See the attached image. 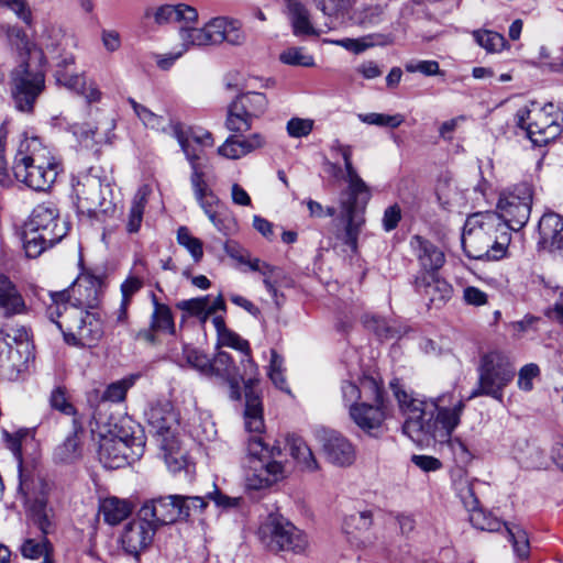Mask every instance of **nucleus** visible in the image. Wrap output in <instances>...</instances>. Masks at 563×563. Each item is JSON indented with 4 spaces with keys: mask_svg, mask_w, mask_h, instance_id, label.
Here are the masks:
<instances>
[{
    "mask_svg": "<svg viewBox=\"0 0 563 563\" xmlns=\"http://www.w3.org/2000/svg\"><path fill=\"white\" fill-rule=\"evenodd\" d=\"M395 396L406 419L404 433L419 445L448 442L455 463L465 466L472 461V453L459 438H451L460 424L465 401L453 391H446L430 399L412 398L404 390Z\"/></svg>",
    "mask_w": 563,
    "mask_h": 563,
    "instance_id": "nucleus-1",
    "label": "nucleus"
},
{
    "mask_svg": "<svg viewBox=\"0 0 563 563\" xmlns=\"http://www.w3.org/2000/svg\"><path fill=\"white\" fill-rule=\"evenodd\" d=\"M241 364L243 374H240V380L244 382L245 387L244 424L247 432L255 433L249 438L242 460L243 479L247 489L260 490L285 478L286 468L282 462L275 460L282 454V448L269 446L261 437L265 429L263 405L260 394L254 390L260 371L251 352L244 354Z\"/></svg>",
    "mask_w": 563,
    "mask_h": 563,
    "instance_id": "nucleus-2",
    "label": "nucleus"
},
{
    "mask_svg": "<svg viewBox=\"0 0 563 563\" xmlns=\"http://www.w3.org/2000/svg\"><path fill=\"white\" fill-rule=\"evenodd\" d=\"M7 40L18 53V66L11 74L12 97L15 107L30 112L45 88L46 58L43 48L56 52L63 42L64 32L57 25H47L40 35V45L31 42L19 26H7Z\"/></svg>",
    "mask_w": 563,
    "mask_h": 563,
    "instance_id": "nucleus-3",
    "label": "nucleus"
},
{
    "mask_svg": "<svg viewBox=\"0 0 563 563\" xmlns=\"http://www.w3.org/2000/svg\"><path fill=\"white\" fill-rule=\"evenodd\" d=\"M60 170V164L52 150L38 136L25 133L14 155L12 172L15 179L33 190L46 191Z\"/></svg>",
    "mask_w": 563,
    "mask_h": 563,
    "instance_id": "nucleus-4",
    "label": "nucleus"
},
{
    "mask_svg": "<svg viewBox=\"0 0 563 563\" xmlns=\"http://www.w3.org/2000/svg\"><path fill=\"white\" fill-rule=\"evenodd\" d=\"M510 234L495 212L471 214L464 224L462 245L470 258L499 260L507 250Z\"/></svg>",
    "mask_w": 563,
    "mask_h": 563,
    "instance_id": "nucleus-5",
    "label": "nucleus"
},
{
    "mask_svg": "<svg viewBox=\"0 0 563 563\" xmlns=\"http://www.w3.org/2000/svg\"><path fill=\"white\" fill-rule=\"evenodd\" d=\"M66 292H52L47 316L63 332L68 344L91 347L102 338L101 320L76 305H66Z\"/></svg>",
    "mask_w": 563,
    "mask_h": 563,
    "instance_id": "nucleus-6",
    "label": "nucleus"
},
{
    "mask_svg": "<svg viewBox=\"0 0 563 563\" xmlns=\"http://www.w3.org/2000/svg\"><path fill=\"white\" fill-rule=\"evenodd\" d=\"M45 488L46 485L41 478H34L20 470L19 490L25 501L30 504L32 522L42 532L40 539H26L21 547V552L24 558L32 560L43 559L41 563H52V548L45 537L52 528L51 509L46 507V499L44 497Z\"/></svg>",
    "mask_w": 563,
    "mask_h": 563,
    "instance_id": "nucleus-7",
    "label": "nucleus"
},
{
    "mask_svg": "<svg viewBox=\"0 0 563 563\" xmlns=\"http://www.w3.org/2000/svg\"><path fill=\"white\" fill-rule=\"evenodd\" d=\"M352 146L343 147L341 156L344 163L346 189L341 194L340 205L346 219L345 243L356 250L357 238L365 222L364 210L371 199L367 184L361 178L352 162Z\"/></svg>",
    "mask_w": 563,
    "mask_h": 563,
    "instance_id": "nucleus-8",
    "label": "nucleus"
},
{
    "mask_svg": "<svg viewBox=\"0 0 563 563\" xmlns=\"http://www.w3.org/2000/svg\"><path fill=\"white\" fill-rule=\"evenodd\" d=\"M67 234L66 222L53 202L37 205L25 223L23 246L27 257L36 258Z\"/></svg>",
    "mask_w": 563,
    "mask_h": 563,
    "instance_id": "nucleus-9",
    "label": "nucleus"
},
{
    "mask_svg": "<svg viewBox=\"0 0 563 563\" xmlns=\"http://www.w3.org/2000/svg\"><path fill=\"white\" fill-rule=\"evenodd\" d=\"M32 360L33 344L24 325L0 331V379L16 380Z\"/></svg>",
    "mask_w": 563,
    "mask_h": 563,
    "instance_id": "nucleus-10",
    "label": "nucleus"
},
{
    "mask_svg": "<svg viewBox=\"0 0 563 563\" xmlns=\"http://www.w3.org/2000/svg\"><path fill=\"white\" fill-rule=\"evenodd\" d=\"M515 118L517 126L538 146L555 140L562 131V114L552 103L540 106L531 102L520 108Z\"/></svg>",
    "mask_w": 563,
    "mask_h": 563,
    "instance_id": "nucleus-11",
    "label": "nucleus"
},
{
    "mask_svg": "<svg viewBox=\"0 0 563 563\" xmlns=\"http://www.w3.org/2000/svg\"><path fill=\"white\" fill-rule=\"evenodd\" d=\"M73 192L79 213L89 218L103 220L114 211L112 190L108 183L92 173L81 174L73 184Z\"/></svg>",
    "mask_w": 563,
    "mask_h": 563,
    "instance_id": "nucleus-12",
    "label": "nucleus"
},
{
    "mask_svg": "<svg viewBox=\"0 0 563 563\" xmlns=\"http://www.w3.org/2000/svg\"><path fill=\"white\" fill-rule=\"evenodd\" d=\"M514 377L515 367L509 357L500 352H489L481 360L477 387L472 390L468 399L487 396L503 402L504 389Z\"/></svg>",
    "mask_w": 563,
    "mask_h": 563,
    "instance_id": "nucleus-13",
    "label": "nucleus"
},
{
    "mask_svg": "<svg viewBox=\"0 0 563 563\" xmlns=\"http://www.w3.org/2000/svg\"><path fill=\"white\" fill-rule=\"evenodd\" d=\"M258 539L269 552L300 553L307 548L305 533L278 514H271L258 527Z\"/></svg>",
    "mask_w": 563,
    "mask_h": 563,
    "instance_id": "nucleus-14",
    "label": "nucleus"
},
{
    "mask_svg": "<svg viewBox=\"0 0 563 563\" xmlns=\"http://www.w3.org/2000/svg\"><path fill=\"white\" fill-rule=\"evenodd\" d=\"M533 190L531 185L521 183L512 189L500 195L498 200V217L506 224L507 230L518 231L522 229L531 212Z\"/></svg>",
    "mask_w": 563,
    "mask_h": 563,
    "instance_id": "nucleus-15",
    "label": "nucleus"
},
{
    "mask_svg": "<svg viewBox=\"0 0 563 563\" xmlns=\"http://www.w3.org/2000/svg\"><path fill=\"white\" fill-rule=\"evenodd\" d=\"M268 106L266 96L262 92H246L231 102L225 120L227 128L235 133L251 130L254 120L261 118Z\"/></svg>",
    "mask_w": 563,
    "mask_h": 563,
    "instance_id": "nucleus-16",
    "label": "nucleus"
},
{
    "mask_svg": "<svg viewBox=\"0 0 563 563\" xmlns=\"http://www.w3.org/2000/svg\"><path fill=\"white\" fill-rule=\"evenodd\" d=\"M144 452L141 437H103L99 444V460L107 468H120L140 459Z\"/></svg>",
    "mask_w": 563,
    "mask_h": 563,
    "instance_id": "nucleus-17",
    "label": "nucleus"
},
{
    "mask_svg": "<svg viewBox=\"0 0 563 563\" xmlns=\"http://www.w3.org/2000/svg\"><path fill=\"white\" fill-rule=\"evenodd\" d=\"M173 130L190 165L191 172H194V165H197L201 172L206 170L207 164L203 159V150L213 146L214 140L212 134L201 128H195L184 132L179 124H175Z\"/></svg>",
    "mask_w": 563,
    "mask_h": 563,
    "instance_id": "nucleus-18",
    "label": "nucleus"
},
{
    "mask_svg": "<svg viewBox=\"0 0 563 563\" xmlns=\"http://www.w3.org/2000/svg\"><path fill=\"white\" fill-rule=\"evenodd\" d=\"M137 516L147 520L156 530L179 521L177 495L158 496L145 500Z\"/></svg>",
    "mask_w": 563,
    "mask_h": 563,
    "instance_id": "nucleus-19",
    "label": "nucleus"
},
{
    "mask_svg": "<svg viewBox=\"0 0 563 563\" xmlns=\"http://www.w3.org/2000/svg\"><path fill=\"white\" fill-rule=\"evenodd\" d=\"M145 418L159 443L163 440L178 437L179 417L170 401L163 400L152 404L145 411Z\"/></svg>",
    "mask_w": 563,
    "mask_h": 563,
    "instance_id": "nucleus-20",
    "label": "nucleus"
},
{
    "mask_svg": "<svg viewBox=\"0 0 563 563\" xmlns=\"http://www.w3.org/2000/svg\"><path fill=\"white\" fill-rule=\"evenodd\" d=\"M101 289V278L84 274L76 279L69 289L63 290L62 292L68 295L65 301L66 305H76L86 310V308H93L98 305Z\"/></svg>",
    "mask_w": 563,
    "mask_h": 563,
    "instance_id": "nucleus-21",
    "label": "nucleus"
},
{
    "mask_svg": "<svg viewBox=\"0 0 563 563\" xmlns=\"http://www.w3.org/2000/svg\"><path fill=\"white\" fill-rule=\"evenodd\" d=\"M350 417L358 428L367 433L379 429L386 418L383 390L379 389L378 399H366L360 405H352Z\"/></svg>",
    "mask_w": 563,
    "mask_h": 563,
    "instance_id": "nucleus-22",
    "label": "nucleus"
},
{
    "mask_svg": "<svg viewBox=\"0 0 563 563\" xmlns=\"http://www.w3.org/2000/svg\"><path fill=\"white\" fill-rule=\"evenodd\" d=\"M156 531L147 520L137 516V519L124 527L121 534V543L124 551L139 558L140 553L151 545Z\"/></svg>",
    "mask_w": 563,
    "mask_h": 563,
    "instance_id": "nucleus-23",
    "label": "nucleus"
},
{
    "mask_svg": "<svg viewBox=\"0 0 563 563\" xmlns=\"http://www.w3.org/2000/svg\"><path fill=\"white\" fill-rule=\"evenodd\" d=\"M459 495L470 511V521L474 528L483 531L494 532L500 530L503 526L505 527L506 522L500 521L490 512L485 511L478 507V500L467 481L461 483Z\"/></svg>",
    "mask_w": 563,
    "mask_h": 563,
    "instance_id": "nucleus-24",
    "label": "nucleus"
},
{
    "mask_svg": "<svg viewBox=\"0 0 563 563\" xmlns=\"http://www.w3.org/2000/svg\"><path fill=\"white\" fill-rule=\"evenodd\" d=\"M416 291L426 298L430 305L441 307L452 296V286L440 278L437 273L422 272L415 280Z\"/></svg>",
    "mask_w": 563,
    "mask_h": 563,
    "instance_id": "nucleus-25",
    "label": "nucleus"
},
{
    "mask_svg": "<svg viewBox=\"0 0 563 563\" xmlns=\"http://www.w3.org/2000/svg\"><path fill=\"white\" fill-rule=\"evenodd\" d=\"M216 18H213L201 27H196L194 24L179 26L178 36L181 49L186 53L195 47L199 48L216 45V41L220 38Z\"/></svg>",
    "mask_w": 563,
    "mask_h": 563,
    "instance_id": "nucleus-26",
    "label": "nucleus"
},
{
    "mask_svg": "<svg viewBox=\"0 0 563 563\" xmlns=\"http://www.w3.org/2000/svg\"><path fill=\"white\" fill-rule=\"evenodd\" d=\"M380 385L373 377L364 376L357 382L353 379H344L341 383V396L345 406L351 408L352 405H360L361 398L378 399Z\"/></svg>",
    "mask_w": 563,
    "mask_h": 563,
    "instance_id": "nucleus-27",
    "label": "nucleus"
},
{
    "mask_svg": "<svg viewBox=\"0 0 563 563\" xmlns=\"http://www.w3.org/2000/svg\"><path fill=\"white\" fill-rule=\"evenodd\" d=\"M153 312L150 318V329L139 332L137 336L154 342L155 332L175 333V321L172 309L158 301L155 294H151Z\"/></svg>",
    "mask_w": 563,
    "mask_h": 563,
    "instance_id": "nucleus-28",
    "label": "nucleus"
},
{
    "mask_svg": "<svg viewBox=\"0 0 563 563\" xmlns=\"http://www.w3.org/2000/svg\"><path fill=\"white\" fill-rule=\"evenodd\" d=\"M322 451L327 461L335 466H350L356 457L354 445L346 438L336 433L325 438Z\"/></svg>",
    "mask_w": 563,
    "mask_h": 563,
    "instance_id": "nucleus-29",
    "label": "nucleus"
},
{
    "mask_svg": "<svg viewBox=\"0 0 563 563\" xmlns=\"http://www.w3.org/2000/svg\"><path fill=\"white\" fill-rule=\"evenodd\" d=\"M153 18L159 25L177 23L180 26H187L197 23L198 11L186 3L163 4L155 9Z\"/></svg>",
    "mask_w": 563,
    "mask_h": 563,
    "instance_id": "nucleus-30",
    "label": "nucleus"
},
{
    "mask_svg": "<svg viewBox=\"0 0 563 563\" xmlns=\"http://www.w3.org/2000/svg\"><path fill=\"white\" fill-rule=\"evenodd\" d=\"M207 375H216L229 383L231 398L240 399V373L234 365L232 356L227 352H218L211 361Z\"/></svg>",
    "mask_w": 563,
    "mask_h": 563,
    "instance_id": "nucleus-31",
    "label": "nucleus"
},
{
    "mask_svg": "<svg viewBox=\"0 0 563 563\" xmlns=\"http://www.w3.org/2000/svg\"><path fill=\"white\" fill-rule=\"evenodd\" d=\"M25 300L14 283L5 275L0 274V313L10 318L25 313Z\"/></svg>",
    "mask_w": 563,
    "mask_h": 563,
    "instance_id": "nucleus-32",
    "label": "nucleus"
},
{
    "mask_svg": "<svg viewBox=\"0 0 563 563\" xmlns=\"http://www.w3.org/2000/svg\"><path fill=\"white\" fill-rule=\"evenodd\" d=\"M539 232L543 244L563 256V218L554 212L543 214L539 221Z\"/></svg>",
    "mask_w": 563,
    "mask_h": 563,
    "instance_id": "nucleus-33",
    "label": "nucleus"
},
{
    "mask_svg": "<svg viewBox=\"0 0 563 563\" xmlns=\"http://www.w3.org/2000/svg\"><path fill=\"white\" fill-rule=\"evenodd\" d=\"M410 245L424 272L435 273L444 264L443 252L420 235L412 236Z\"/></svg>",
    "mask_w": 563,
    "mask_h": 563,
    "instance_id": "nucleus-34",
    "label": "nucleus"
},
{
    "mask_svg": "<svg viewBox=\"0 0 563 563\" xmlns=\"http://www.w3.org/2000/svg\"><path fill=\"white\" fill-rule=\"evenodd\" d=\"M190 184L194 195L199 206L202 208L208 219L210 214L217 213L219 208V200L210 190L206 180V170L201 172L197 165H194V172L190 174Z\"/></svg>",
    "mask_w": 563,
    "mask_h": 563,
    "instance_id": "nucleus-35",
    "label": "nucleus"
},
{
    "mask_svg": "<svg viewBox=\"0 0 563 563\" xmlns=\"http://www.w3.org/2000/svg\"><path fill=\"white\" fill-rule=\"evenodd\" d=\"M290 18L292 32L296 36L318 35L319 32L310 21L308 9L298 0H284Z\"/></svg>",
    "mask_w": 563,
    "mask_h": 563,
    "instance_id": "nucleus-36",
    "label": "nucleus"
},
{
    "mask_svg": "<svg viewBox=\"0 0 563 563\" xmlns=\"http://www.w3.org/2000/svg\"><path fill=\"white\" fill-rule=\"evenodd\" d=\"M328 42L353 52L354 54H360L375 45H390L394 43V38L389 34H371L361 38L346 37L341 40H331Z\"/></svg>",
    "mask_w": 563,
    "mask_h": 563,
    "instance_id": "nucleus-37",
    "label": "nucleus"
},
{
    "mask_svg": "<svg viewBox=\"0 0 563 563\" xmlns=\"http://www.w3.org/2000/svg\"><path fill=\"white\" fill-rule=\"evenodd\" d=\"M151 194L152 188L148 185H143L134 195L126 221V230L129 233H135L140 230L143 221L144 209Z\"/></svg>",
    "mask_w": 563,
    "mask_h": 563,
    "instance_id": "nucleus-38",
    "label": "nucleus"
},
{
    "mask_svg": "<svg viewBox=\"0 0 563 563\" xmlns=\"http://www.w3.org/2000/svg\"><path fill=\"white\" fill-rule=\"evenodd\" d=\"M99 512L107 523L114 526L129 517L132 512V507L124 499L108 497L100 503Z\"/></svg>",
    "mask_w": 563,
    "mask_h": 563,
    "instance_id": "nucleus-39",
    "label": "nucleus"
},
{
    "mask_svg": "<svg viewBox=\"0 0 563 563\" xmlns=\"http://www.w3.org/2000/svg\"><path fill=\"white\" fill-rule=\"evenodd\" d=\"M159 445L164 451V460L170 472L177 473L186 467L188 462L187 452L181 446L178 437L172 438L170 440H163Z\"/></svg>",
    "mask_w": 563,
    "mask_h": 563,
    "instance_id": "nucleus-40",
    "label": "nucleus"
},
{
    "mask_svg": "<svg viewBox=\"0 0 563 563\" xmlns=\"http://www.w3.org/2000/svg\"><path fill=\"white\" fill-rule=\"evenodd\" d=\"M290 455L297 461L302 470L314 472L318 470V462L313 456L311 449L297 435L287 438Z\"/></svg>",
    "mask_w": 563,
    "mask_h": 563,
    "instance_id": "nucleus-41",
    "label": "nucleus"
},
{
    "mask_svg": "<svg viewBox=\"0 0 563 563\" xmlns=\"http://www.w3.org/2000/svg\"><path fill=\"white\" fill-rule=\"evenodd\" d=\"M81 456L82 443L77 431L67 437L54 452L55 461L63 464H73L79 461Z\"/></svg>",
    "mask_w": 563,
    "mask_h": 563,
    "instance_id": "nucleus-42",
    "label": "nucleus"
},
{
    "mask_svg": "<svg viewBox=\"0 0 563 563\" xmlns=\"http://www.w3.org/2000/svg\"><path fill=\"white\" fill-rule=\"evenodd\" d=\"M216 22H218V35L220 37L216 41V45L223 42L231 45H242L245 42V34L241 30V24L238 21L218 16L216 18Z\"/></svg>",
    "mask_w": 563,
    "mask_h": 563,
    "instance_id": "nucleus-43",
    "label": "nucleus"
},
{
    "mask_svg": "<svg viewBox=\"0 0 563 563\" xmlns=\"http://www.w3.org/2000/svg\"><path fill=\"white\" fill-rule=\"evenodd\" d=\"M473 37L489 54L500 53L509 47L504 35L492 30H476Z\"/></svg>",
    "mask_w": 563,
    "mask_h": 563,
    "instance_id": "nucleus-44",
    "label": "nucleus"
},
{
    "mask_svg": "<svg viewBox=\"0 0 563 563\" xmlns=\"http://www.w3.org/2000/svg\"><path fill=\"white\" fill-rule=\"evenodd\" d=\"M143 287V279L137 276H129L122 284H121V302L120 308L118 312V320L124 321L128 318V308L131 303V300L133 296L141 290Z\"/></svg>",
    "mask_w": 563,
    "mask_h": 563,
    "instance_id": "nucleus-45",
    "label": "nucleus"
},
{
    "mask_svg": "<svg viewBox=\"0 0 563 563\" xmlns=\"http://www.w3.org/2000/svg\"><path fill=\"white\" fill-rule=\"evenodd\" d=\"M373 523L371 511H358L346 516L343 520V532L352 541L356 532L367 531Z\"/></svg>",
    "mask_w": 563,
    "mask_h": 563,
    "instance_id": "nucleus-46",
    "label": "nucleus"
},
{
    "mask_svg": "<svg viewBox=\"0 0 563 563\" xmlns=\"http://www.w3.org/2000/svg\"><path fill=\"white\" fill-rule=\"evenodd\" d=\"M365 325L379 339L389 340L401 335V329L394 321L385 318L372 316L365 319Z\"/></svg>",
    "mask_w": 563,
    "mask_h": 563,
    "instance_id": "nucleus-47",
    "label": "nucleus"
},
{
    "mask_svg": "<svg viewBox=\"0 0 563 563\" xmlns=\"http://www.w3.org/2000/svg\"><path fill=\"white\" fill-rule=\"evenodd\" d=\"M177 243L190 254L195 263H199L203 257L202 241L191 234L187 227H179L176 235Z\"/></svg>",
    "mask_w": 563,
    "mask_h": 563,
    "instance_id": "nucleus-48",
    "label": "nucleus"
},
{
    "mask_svg": "<svg viewBox=\"0 0 563 563\" xmlns=\"http://www.w3.org/2000/svg\"><path fill=\"white\" fill-rule=\"evenodd\" d=\"M128 102L145 128L155 131H165L166 120L164 117L154 113L147 107L136 102L133 98H129Z\"/></svg>",
    "mask_w": 563,
    "mask_h": 563,
    "instance_id": "nucleus-49",
    "label": "nucleus"
},
{
    "mask_svg": "<svg viewBox=\"0 0 563 563\" xmlns=\"http://www.w3.org/2000/svg\"><path fill=\"white\" fill-rule=\"evenodd\" d=\"M505 528L516 555L520 559H527L530 553V543L526 530L515 523H506Z\"/></svg>",
    "mask_w": 563,
    "mask_h": 563,
    "instance_id": "nucleus-50",
    "label": "nucleus"
},
{
    "mask_svg": "<svg viewBox=\"0 0 563 563\" xmlns=\"http://www.w3.org/2000/svg\"><path fill=\"white\" fill-rule=\"evenodd\" d=\"M208 498L200 496L177 495L179 521L187 520L192 515L202 514L208 506Z\"/></svg>",
    "mask_w": 563,
    "mask_h": 563,
    "instance_id": "nucleus-51",
    "label": "nucleus"
},
{
    "mask_svg": "<svg viewBox=\"0 0 563 563\" xmlns=\"http://www.w3.org/2000/svg\"><path fill=\"white\" fill-rule=\"evenodd\" d=\"M284 372V358L277 353L276 350L272 349L267 375L275 387L283 391L290 393Z\"/></svg>",
    "mask_w": 563,
    "mask_h": 563,
    "instance_id": "nucleus-52",
    "label": "nucleus"
},
{
    "mask_svg": "<svg viewBox=\"0 0 563 563\" xmlns=\"http://www.w3.org/2000/svg\"><path fill=\"white\" fill-rule=\"evenodd\" d=\"M360 121L371 125L377 126H388L391 129L398 128L405 120L404 115L400 113L397 114H384V113H360L357 115Z\"/></svg>",
    "mask_w": 563,
    "mask_h": 563,
    "instance_id": "nucleus-53",
    "label": "nucleus"
},
{
    "mask_svg": "<svg viewBox=\"0 0 563 563\" xmlns=\"http://www.w3.org/2000/svg\"><path fill=\"white\" fill-rule=\"evenodd\" d=\"M209 220L224 235H231L238 230L236 220L225 208H221L217 213L210 214Z\"/></svg>",
    "mask_w": 563,
    "mask_h": 563,
    "instance_id": "nucleus-54",
    "label": "nucleus"
},
{
    "mask_svg": "<svg viewBox=\"0 0 563 563\" xmlns=\"http://www.w3.org/2000/svg\"><path fill=\"white\" fill-rule=\"evenodd\" d=\"M279 59L283 64L291 66L312 67L314 65L313 57L300 47L287 48L279 55Z\"/></svg>",
    "mask_w": 563,
    "mask_h": 563,
    "instance_id": "nucleus-55",
    "label": "nucleus"
},
{
    "mask_svg": "<svg viewBox=\"0 0 563 563\" xmlns=\"http://www.w3.org/2000/svg\"><path fill=\"white\" fill-rule=\"evenodd\" d=\"M49 404L53 409L58 410L64 415H76V409L69 401V397L65 387L57 386L52 390L49 396Z\"/></svg>",
    "mask_w": 563,
    "mask_h": 563,
    "instance_id": "nucleus-56",
    "label": "nucleus"
},
{
    "mask_svg": "<svg viewBox=\"0 0 563 563\" xmlns=\"http://www.w3.org/2000/svg\"><path fill=\"white\" fill-rule=\"evenodd\" d=\"M132 378H125L110 384L101 396V401L120 402L124 400L128 390L133 386Z\"/></svg>",
    "mask_w": 563,
    "mask_h": 563,
    "instance_id": "nucleus-57",
    "label": "nucleus"
},
{
    "mask_svg": "<svg viewBox=\"0 0 563 563\" xmlns=\"http://www.w3.org/2000/svg\"><path fill=\"white\" fill-rule=\"evenodd\" d=\"M208 302V297H198L178 301L176 307L187 312L189 316L199 317L201 321L205 322L208 318V312H206Z\"/></svg>",
    "mask_w": 563,
    "mask_h": 563,
    "instance_id": "nucleus-58",
    "label": "nucleus"
},
{
    "mask_svg": "<svg viewBox=\"0 0 563 563\" xmlns=\"http://www.w3.org/2000/svg\"><path fill=\"white\" fill-rule=\"evenodd\" d=\"M184 358L187 365L192 368L200 371L203 374H208V369L211 366V360L202 352L186 346L184 349Z\"/></svg>",
    "mask_w": 563,
    "mask_h": 563,
    "instance_id": "nucleus-59",
    "label": "nucleus"
},
{
    "mask_svg": "<svg viewBox=\"0 0 563 563\" xmlns=\"http://www.w3.org/2000/svg\"><path fill=\"white\" fill-rule=\"evenodd\" d=\"M314 121L312 119L291 118L286 125L290 137L300 139L308 136L313 130Z\"/></svg>",
    "mask_w": 563,
    "mask_h": 563,
    "instance_id": "nucleus-60",
    "label": "nucleus"
},
{
    "mask_svg": "<svg viewBox=\"0 0 563 563\" xmlns=\"http://www.w3.org/2000/svg\"><path fill=\"white\" fill-rule=\"evenodd\" d=\"M243 264L249 265V267L254 272H260L264 276L263 283L265 285L266 290L273 297L277 296V289L271 280V275L274 272V267H272L271 265H268L264 262H261L258 258H254V260L245 258V262Z\"/></svg>",
    "mask_w": 563,
    "mask_h": 563,
    "instance_id": "nucleus-61",
    "label": "nucleus"
},
{
    "mask_svg": "<svg viewBox=\"0 0 563 563\" xmlns=\"http://www.w3.org/2000/svg\"><path fill=\"white\" fill-rule=\"evenodd\" d=\"M74 136L84 144L90 146L93 142V137L97 133L98 126L95 123H73L69 128Z\"/></svg>",
    "mask_w": 563,
    "mask_h": 563,
    "instance_id": "nucleus-62",
    "label": "nucleus"
},
{
    "mask_svg": "<svg viewBox=\"0 0 563 563\" xmlns=\"http://www.w3.org/2000/svg\"><path fill=\"white\" fill-rule=\"evenodd\" d=\"M313 2L319 10L329 16L343 14L351 5L350 0H313Z\"/></svg>",
    "mask_w": 563,
    "mask_h": 563,
    "instance_id": "nucleus-63",
    "label": "nucleus"
},
{
    "mask_svg": "<svg viewBox=\"0 0 563 563\" xmlns=\"http://www.w3.org/2000/svg\"><path fill=\"white\" fill-rule=\"evenodd\" d=\"M540 375V368L537 364L530 363L520 368L518 374V388L523 391H530L533 388V379Z\"/></svg>",
    "mask_w": 563,
    "mask_h": 563,
    "instance_id": "nucleus-64",
    "label": "nucleus"
}]
</instances>
